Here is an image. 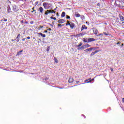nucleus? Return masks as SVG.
<instances>
[{"instance_id":"obj_28","label":"nucleus","mask_w":124,"mask_h":124,"mask_svg":"<svg viewBox=\"0 0 124 124\" xmlns=\"http://www.w3.org/2000/svg\"><path fill=\"white\" fill-rule=\"evenodd\" d=\"M50 19H52L53 20H57V18L56 17H54L53 16H51Z\"/></svg>"},{"instance_id":"obj_54","label":"nucleus","mask_w":124,"mask_h":124,"mask_svg":"<svg viewBox=\"0 0 124 124\" xmlns=\"http://www.w3.org/2000/svg\"><path fill=\"white\" fill-rule=\"evenodd\" d=\"M34 8H35V7H33L32 8V10H34Z\"/></svg>"},{"instance_id":"obj_35","label":"nucleus","mask_w":124,"mask_h":124,"mask_svg":"<svg viewBox=\"0 0 124 124\" xmlns=\"http://www.w3.org/2000/svg\"><path fill=\"white\" fill-rule=\"evenodd\" d=\"M26 39H31V37L28 36L26 38Z\"/></svg>"},{"instance_id":"obj_1","label":"nucleus","mask_w":124,"mask_h":124,"mask_svg":"<svg viewBox=\"0 0 124 124\" xmlns=\"http://www.w3.org/2000/svg\"><path fill=\"white\" fill-rule=\"evenodd\" d=\"M51 5L50 4H49L47 2H44L43 3V6H44L45 9H49V6Z\"/></svg>"},{"instance_id":"obj_52","label":"nucleus","mask_w":124,"mask_h":124,"mask_svg":"<svg viewBox=\"0 0 124 124\" xmlns=\"http://www.w3.org/2000/svg\"><path fill=\"white\" fill-rule=\"evenodd\" d=\"M56 16H59V13H56Z\"/></svg>"},{"instance_id":"obj_4","label":"nucleus","mask_w":124,"mask_h":124,"mask_svg":"<svg viewBox=\"0 0 124 124\" xmlns=\"http://www.w3.org/2000/svg\"><path fill=\"white\" fill-rule=\"evenodd\" d=\"M94 80V78H93L92 79H91V78H89L88 79H86L85 80V82H86V83H91V82Z\"/></svg>"},{"instance_id":"obj_57","label":"nucleus","mask_w":124,"mask_h":124,"mask_svg":"<svg viewBox=\"0 0 124 124\" xmlns=\"http://www.w3.org/2000/svg\"><path fill=\"white\" fill-rule=\"evenodd\" d=\"M33 39H34V40H35V37H33Z\"/></svg>"},{"instance_id":"obj_43","label":"nucleus","mask_w":124,"mask_h":124,"mask_svg":"<svg viewBox=\"0 0 124 124\" xmlns=\"http://www.w3.org/2000/svg\"><path fill=\"white\" fill-rule=\"evenodd\" d=\"M52 13H54V14L56 13V11H54V10H53V11H52Z\"/></svg>"},{"instance_id":"obj_19","label":"nucleus","mask_w":124,"mask_h":124,"mask_svg":"<svg viewBox=\"0 0 124 124\" xmlns=\"http://www.w3.org/2000/svg\"><path fill=\"white\" fill-rule=\"evenodd\" d=\"M103 34H104L105 35H106L107 36H108V35H109V32H103Z\"/></svg>"},{"instance_id":"obj_25","label":"nucleus","mask_w":124,"mask_h":124,"mask_svg":"<svg viewBox=\"0 0 124 124\" xmlns=\"http://www.w3.org/2000/svg\"><path fill=\"white\" fill-rule=\"evenodd\" d=\"M69 24H70V22H69V20L67 21V23L65 24L66 26H69Z\"/></svg>"},{"instance_id":"obj_49","label":"nucleus","mask_w":124,"mask_h":124,"mask_svg":"<svg viewBox=\"0 0 124 124\" xmlns=\"http://www.w3.org/2000/svg\"><path fill=\"white\" fill-rule=\"evenodd\" d=\"M76 82L77 84H78L80 81H76Z\"/></svg>"},{"instance_id":"obj_41","label":"nucleus","mask_w":124,"mask_h":124,"mask_svg":"<svg viewBox=\"0 0 124 124\" xmlns=\"http://www.w3.org/2000/svg\"><path fill=\"white\" fill-rule=\"evenodd\" d=\"M90 48H92L93 50H95V49H96V48L95 47H90Z\"/></svg>"},{"instance_id":"obj_27","label":"nucleus","mask_w":124,"mask_h":124,"mask_svg":"<svg viewBox=\"0 0 124 124\" xmlns=\"http://www.w3.org/2000/svg\"><path fill=\"white\" fill-rule=\"evenodd\" d=\"M78 35V36H83L84 34H82V33H79Z\"/></svg>"},{"instance_id":"obj_21","label":"nucleus","mask_w":124,"mask_h":124,"mask_svg":"<svg viewBox=\"0 0 124 124\" xmlns=\"http://www.w3.org/2000/svg\"><path fill=\"white\" fill-rule=\"evenodd\" d=\"M82 45H83V43H82V42H81L78 46H77V47H78V48H79V47H81V46H82Z\"/></svg>"},{"instance_id":"obj_29","label":"nucleus","mask_w":124,"mask_h":124,"mask_svg":"<svg viewBox=\"0 0 124 124\" xmlns=\"http://www.w3.org/2000/svg\"><path fill=\"white\" fill-rule=\"evenodd\" d=\"M64 25V24L62 25V24H59L58 25V27L59 28V27H60V28H62V26H63Z\"/></svg>"},{"instance_id":"obj_3","label":"nucleus","mask_w":124,"mask_h":124,"mask_svg":"<svg viewBox=\"0 0 124 124\" xmlns=\"http://www.w3.org/2000/svg\"><path fill=\"white\" fill-rule=\"evenodd\" d=\"M58 22L59 24H63V23H65L66 21L63 19H59L58 21Z\"/></svg>"},{"instance_id":"obj_58","label":"nucleus","mask_w":124,"mask_h":124,"mask_svg":"<svg viewBox=\"0 0 124 124\" xmlns=\"http://www.w3.org/2000/svg\"><path fill=\"white\" fill-rule=\"evenodd\" d=\"M95 48H96V49H98L99 47H96Z\"/></svg>"},{"instance_id":"obj_38","label":"nucleus","mask_w":124,"mask_h":124,"mask_svg":"<svg viewBox=\"0 0 124 124\" xmlns=\"http://www.w3.org/2000/svg\"><path fill=\"white\" fill-rule=\"evenodd\" d=\"M35 11H36V10H33V11H31V13H33V12H35Z\"/></svg>"},{"instance_id":"obj_5","label":"nucleus","mask_w":124,"mask_h":124,"mask_svg":"<svg viewBox=\"0 0 124 124\" xmlns=\"http://www.w3.org/2000/svg\"><path fill=\"white\" fill-rule=\"evenodd\" d=\"M87 29H88V27L86 26L85 25H83L81 27V31H84V30H87Z\"/></svg>"},{"instance_id":"obj_50","label":"nucleus","mask_w":124,"mask_h":124,"mask_svg":"<svg viewBox=\"0 0 124 124\" xmlns=\"http://www.w3.org/2000/svg\"><path fill=\"white\" fill-rule=\"evenodd\" d=\"M122 101H123V102L124 103V98H123V99H122Z\"/></svg>"},{"instance_id":"obj_13","label":"nucleus","mask_w":124,"mask_h":124,"mask_svg":"<svg viewBox=\"0 0 124 124\" xmlns=\"http://www.w3.org/2000/svg\"><path fill=\"white\" fill-rule=\"evenodd\" d=\"M39 10L40 12V13H43L44 9L43 8L42 6H40L39 8Z\"/></svg>"},{"instance_id":"obj_10","label":"nucleus","mask_w":124,"mask_h":124,"mask_svg":"<svg viewBox=\"0 0 124 124\" xmlns=\"http://www.w3.org/2000/svg\"><path fill=\"white\" fill-rule=\"evenodd\" d=\"M84 49H86L85 45H83L82 46L78 48V50H84Z\"/></svg>"},{"instance_id":"obj_37","label":"nucleus","mask_w":124,"mask_h":124,"mask_svg":"<svg viewBox=\"0 0 124 124\" xmlns=\"http://www.w3.org/2000/svg\"><path fill=\"white\" fill-rule=\"evenodd\" d=\"M100 35H103V34L100 33L99 35H98L97 36H100Z\"/></svg>"},{"instance_id":"obj_7","label":"nucleus","mask_w":124,"mask_h":124,"mask_svg":"<svg viewBox=\"0 0 124 124\" xmlns=\"http://www.w3.org/2000/svg\"><path fill=\"white\" fill-rule=\"evenodd\" d=\"M37 34L38 35H41V36H42V37H46V35L41 33V32H40V33H37Z\"/></svg>"},{"instance_id":"obj_46","label":"nucleus","mask_w":124,"mask_h":124,"mask_svg":"<svg viewBox=\"0 0 124 124\" xmlns=\"http://www.w3.org/2000/svg\"><path fill=\"white\" fill-rule=\"evenodd\" d=\"M117 45H118V44H121V42H118V43H117Z\"/></svg>"},{"instance_id":"obj_53","label":"nucleus","mask_w":124,"mask_h":124,"mask_svg":"<svg viewBox=\"0 0 124 124\" xmlns=\"http://www.w3.org/2000/svg\"><path fill=\"white\" fill-rule=\"evenodd\" d=\"M25 39H26L25 38H23L22 39V41H25Z\"/></svg>"},{"instance_id":"obj_47","label":"nucleus","mask_w":124,"mask_h":124,"mask_svg":"<svg viewBox=\"0 0 124 124\" xmlns=\"http://www.w3.org/2000/svg\"><path fill=\"white\" fill-rule=\"evenodd\" d=\"M35 4H36V5H37V4H38V1L36 2Z\"/></svg>"},{"instance_id":"obj_9","label":"nucleus","mask_w":124,"mask_h":124,"mask_svg":"<svg viewBox=\"0 0 124 124\" xmlns=\"http://www.w3.org/2000/svg\"><path fill=\"white\" fill-rule=\"evenodd\" d=\"M119 17L121 20V21H122V22H123V21H124V17L123 16H122V15H119Z\"/></svg>"},{"instance_id":"obj_56","label":"nucleus","mask_w":124,"mask_h":124,"mask_svg":"<svg viewBox=\"0 0 124 124\" xmlns=\"http://www.w3.org/2000/svg\"><path fill=\"white\" fill-rule=\"evenodd\" d=\"M110 70L112 72L113 71V68H111Z\"/></svg>"},{"instance_id":"obj_22","label":"nucleus","mask_w":124,"mask_h":124,"mask_svg":"<svg viewBox=\"0 0 124 124\" xmlns=\"http://www.w3.org/2000/svg\"><path fill=\"white\" fill-rule=\"evenodd\" d=\"M10 10H11V9L10 8V7H9L7 8V12L8 13H10Z\"/></svg>"},{"instance_id":"obj_20","label":"nucleus","mask_w":124,"mask_h":124,"mask_svg":"<svg viewBox=\"0 0 124 124\" xmlns=\"http://www.w3.org/2000/svg\"><path fill=\"white\" fill-rule=\"evenodd\" d=\"M84 46L86 48H89V47H91V45H89L88 44H86L85 45H84Z\"/></svg>"},{"instance_id":"obj_33","label":"nucleus","mask_w":124,"mask_h":124,"mask_svg":"<svg viewBox=\"0 0 124 124\" xmlns=\"http://www.w3.org/2000/svg\"><path fill=\"white\" fill-rule=\"evenodd\" d=\"M42 28H43V26H40L38 28V30H41V29H42Z\"/></svg>"},{"instance_id":"obj_14","label":"nucleus","mask_w":124,"mask_h":124,"mask_svg":"<svg viewBox=\"0 0 124 124\" xmlns=\"http://www.w3.org/2000/svg\"><path fill=\"white\" fill-rule=\"evenodd\" d=\"M74 81V79L72 78H70L68 80L69 83H73Z\"/></svg>"},{"instance_id":"obj_39","label":"nucleus","mask_w":124,"mask_h":124,"mask_svg":"<svg viewBox=\"0 0 124 124\" xmlns=\"http://www.w3.org/2000/svg\"><path fill=\"white\" fill-rule=\"evenodd\" d=\"M20 22L21 23V24H24V20H21Z\"/></svg>"},{"instance_id":"obj_6","label":"nucleus","mask_w":124,"mask_h":124,"mask_svg":"<svg viewBox=\"0 0 124 124\" xmlns=\"http://www.w3.org/2000/svg\"><path fill=\"white\" fill-rule=\"evenodd\" d=\"M93 41H95V39L93 38L88 39V43H90V42H92Z\"/></svg>"},{"instance_id":"obj_24","label":"nucleus","mask_w":124,"mask_h":124,"mask_svg":"<svg viewBox=\"0 0 124 124\" xmlns=\"http://www.w3.org/2000/svg\"><path fill=\"white\" fill-rule=\"evenodd\" d=\"M53 10H46V11L47 12H48V13H53Z\"/></svg>"},{"instance_id":"obj_61","label":"nucleus","mask_w":124,"mask_h":124,"mask_svg":"<svg viewBox=\"0 0 124 124\" xmlns=\"http://www.w3.org/2000/svg\"><path fill=\"white\" fill-rule=\"evenodd\" d=\"M50 25V26H52V24H49Z\"/></svg>"},{"instance_id":"obj_15","label":"nucleus","mask_w":124,"mask_h":124,"mask_svg":"<svg viewBox=\"0 0 124 124\" xmlns=\"http://www.w3.org/2000/svg\"><path fill=\"white\" fill-rule=\"evenodd\" d=\"M89 51H93V48H89L84 50V52H88Z\"/></svg>"},{"instance_id":"obj_60","label":"nucleus","mask_w":124,"mask_h":124,"mask_svg":"<svg viewBox=\"0 0 124 124\" xmlns=\"http://www.w3.org/2000/svg\"><path fill=\"white\" fill-rule=\"evenodd\" d=\"M12 41H13H13H14V40H13V39H12Z\"/></svg>"},{"instance_id":"obj_45","label":"nucleus","mask_w":124,"mask_h":124,"mask_svg":"<svg viewBox=\"0 0 124 124\" xmlns=\"http://www.w3.org/2000/svg\"><path fill=\"white\" fill-rule=\"evenodd\" d=\"M3 22H7V19H4V20H3Z\"/></svg>"},{"instance_id":"obj_34","label":"nucleus","mask_w":124,"mask_h":124,"mask_svg":"<svg viewBox=\"0 0 124 124\" xmlns=\"http://www.w3.org/2000/svg\"><path fill=\"white\" fill-rule=\"evenodd\" d=\"M122 27L123 28V29H124V22H122Z\"/></svg>"},{"instance_id":"obj_64","label":"nucleus","mask_w":124,"mask_h":124,"mask_svg":"<svg viewBox=\"0 0 124 124\" xmlns=\"http://www.w3.org/2000/svg\"><path fill=\"white\" fill-rule=\"evenodd\" d=\"M53 25H54V22H53Z\"/></svg>"},{"instance_id":"obj_63","label":"nucleus","mask_w":124,"mask_h":124,"mask_svg":"<svg viewBox=\"0 0 124 124\" xmlns=\"http://www.w3.org/2000/svg\"><path fill=\"white\" fill-rule=\"evenodd\" d=\"M36 13V12H35V14Z\"/></svg>"},{"instance_id":"obj_17","label":"nucleus","mask_w":124,"mask_h":124,"mask_svg":"<svg viewBox=\"0 0 124 124\" xmlns=\"http://www.w3.org/2000/svg\"><path fill=\"white\" fill-rule=\"evenodd\" d=\"M20 35V34H18L16 37V39H17V42H19V41H20V38L21 37Z\"/></svg>"},{"instance_id":"obj_18","label":"nucleus","mask_w":124,"mask_h":124,"mask_svg":"<svg viewBox=\"0 0 124 124\" xmlns=\"http://www.w3.org/2000/svg\"><path fill=\"white\" fill-rule=\"evenodd\" d=\"M61 17H62V18H63V17H65V12H63L62 13Z\"/></svg>"},{"instance_id":"obj_44","label":"nucleus","mask_w":124,"mask_h":124,"mask_svg":"<svg viewBox=\"0 0 124 124\" xmlns=\"http://www.w3.org/2000/svg\"><path fill=\"white\" fill-rule=\"evenodd\" d=\"M52 13H54V14L56 13V11H54V10H53V11H52Z\"/></svg>"},{"instance_id":"obj_12","label":"nucleus","mask_w":124,"mask_h":124,"mask_svg":"<svg viewBox=\"0 0 124 124\" xmlns=\"http://www.w3.org/2000/svg\"><path fill=\"white\" fill-rule=\"evenodd\" d=\"M83 42L85 43H89V39L88 38H83Z\"/></svg>"},{"instance_id":"obj_26","label":"nucleus","mask_w":124,"mask_h":124,"mask_svg":"<svg viewBox=\"0 0 124 124\" xmlns=\"http://www.w3.org/2000/svg\"><path fill=\"white\" fill-rule=\"evenodd\" d=\"M100 51H101V50H96L94 52H95V54H96V53H98V52H100Z\"/></svg>"},{"instance_id":"obj_36","label":"nucleus","mask_w":124,"mask_h":124,"mask_svg":"<svg viewBox=\"0 0 124 124\" xmlns=\"http://www.w3.org/2000/svg\"><path fill=\"white\" fill-rule=\"evenodd\" d=\"M47 31H52V29L51 28H49L48 29H47Z\"/></svg>"},{"instance_id":"obj_42","label":"nucleus","mask_w":124,"mask_h":124,"mask_svg":"<svg viewBox=\"0 0 124 124\" xmlns=\"http://www.w3.org/2000/svg\"><path fill=\"white\" fill-rule=\"evenodd\" d=\"M44 32L47 33V32H48V31L45 30V31H44Z\"/></svg>"},{"instance_id":"obj_51","label":"nucleus","mask_w":124,"mask_h":124,"mask_svg":"<svg viewBox=\"0 0 124 124\" xmlns=\"http://www.w3.org/2000/svg\"><path fill=\"white\" fill-rule=\"evenodd\" d=\"M57 8H58V7H56V8H55V9H54V11H56V10H57Z\"/></svg>"},{"instance_id":"obj_23","label":"nucleus","mask_w":124,"mask_h":124,"mask_svg":"<svg viewBox=\"0 0 124 124\" xmlns=\"http://www.w3.org/2000/svg\"><path fill=\"white\" fill-rule=\"evenodd\" d=\"M94 55H95V52H93L91 54L90 56H91V57H93V56H94Z\"/></svg>"},{"instance_id":"obj_32","label":"nucleus","mask_w":124,"mask_h":124,"mask_svg":"<svg viewBox=\"0 0 124 124\" xmlns=\"http://www.w3.org/2000/svg\"><path fill=\"white\" fill-rule=\"evenodd\" d=\"M66 19H70V16H66Z\"/></svg>"},{"instance_id":"obj_30","label":"nucleus","mask_w":124,"mask_h":124,"mask_svg":"<svg viewBox=\"0 0 124 124\" xmlns=\"http://www.w3.org/2000/svg\"><path fill=\"white\" fill-rule=\"evenodd\" d=\"M54 61L56 63H58V59L57 58H54Z\"/></svg>"},{"instance_id":"obj_55","label":"nucleus","mask_w":124,"mask_h":124,"mask_svg":"<svg viewBox=\"0 0 124 124\" xmlns=\"http://www.w3.org/2000/svg\"><path fill=\"white\" fill-rule=\"evenodd\" d=\"M122 47H124V44H122Z\"/></svg>"},{"instance_id":"obj_11","label":"nucleus","mask_w":124,"mask_h":124,"mask_svg":"<svg viewBox=\"0 0 124 124\" xmlns=\"http://www.w3.org/2000/svg\"><path fill=\"white\" fill-rule=\"evenodd\" d=\"M75 17H76L77 18H79V17H81V15L80 14H79V13L76 12L75 14Z\"/></svg>"},{"instance_id":"obj_8","label":"nucleus","mask_w":124,"mask_h":124,"mask_svg":"<svg viewBox=\"0 0 124 124\" xmlns=\"http://www.w3.org/2000/svg\"><path fill=\"white\" fill-rule=\"evenodd\" d=\"M93 31L94 34H97V33L98 32V31L97 30V29H96V28L93 29Z\"/></svg>"},{"instance_id":"obj_31","label":"nucleus","mask_w":124,"mask_h":124,"mask_svg":"<svg viewBox=\"0 0 124 124\" xmlns=\"http://www.w3.org/2000/svg\"><path fill=\"white\" fill-rule=\"evenodd\" d=\"M48 14H49V12H47V11H46L45 13V15H48Z\"/></svg>"},{"instance_id":"obj_16","label":"nucleus","mask_w":124,"mask_h":124,"mask_svg":"<svg viewBox=\"0 0 124 124\" xmlns=\"http://www.w3.org/2000/svg\"><path fill=\"white\" fill-rule=\"evenodd\" d=\"M23 52V50L19 51V52H17L16 56H20L22 54V52Z\"/></svg>"},{"instance_id":"obj_62","label":"nucleus","mask_w":124,"mask_h":124,"mask_svg":"<svg viewBox=\"0 0 124 124\" xmlns=\"http://www.w3.org/2000/svg\"><path fill=\"white\" fill-rule=\"evenodd\" d=\"M98 5H99V3H98Z\"/></svg>"},{"instance_id":"obj_40","label":"nucleus","mask_w":124,"mask_h":124,"mask_svg":"<svg viewBox=\"0 0 124 124\" xmlns=\"http://www.w3.org/2000/svg\"><path fill=\"white\" fill-rule=\"evenodd\" d=\"M82 33L84 35H85V34H86V32H82Z\"/></svg>"},{"instance_id":"obj_48","label":"nucleus","mask_w":124,"mask_h":124,"mask_svg":"<svg viewBox=\"0 0 124 124\" xmlns=\"http://www.w3.org/2000/svg\"><path fill=\"white\" fill-rule=\"evenodd\" d=\"M82 116L84 117V119H86V116H85V115H84L83 114H82Z\"/></svg>"},{"instance_id":"obj_59","label":"nucleus","mask_w":124,"mask_h":124,"mask_svg":"<svg viewBox=\"0 0 124 124\" xmlns=\"http://www.w3.org/2000/svg\"><path fill=\"white\" fill-rule=\"evenodd\" d=\"M25 24H28V22H27V21L25 22Z\"/></svg>"},{"instance_id":"obj_2","label":"nucleus","mask_w":124,"mask_h":124,"mask_svg":"<svg viewBox=\"0 0 124 124\" xmlns=\"http://www.w3.org/2000/svg\"><path fill=\"white\" fill-rule=\"evenodd\" d=\"M69 26H70L71 30H73V29L75 27V24L73 22H70V23L69 24Z\"/></svg>"}]
</instances>
